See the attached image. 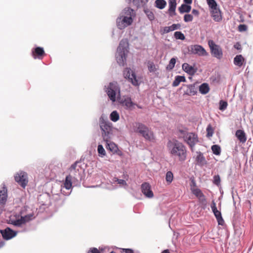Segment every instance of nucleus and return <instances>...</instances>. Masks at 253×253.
I'll use <instances>...</instances> for the list:
<instances>
[{"instance_id":"nucleus-1","label":"nucleus","mask_w":253,"mask_h":253,"mask_svg":"<svg viewBox=\"0 0 253 253\" xmlns=\"http://www.w3.org/2000/svg\"><path fill=\"white\" fill-rule=\"evenodd\" d=\"M168 150L170 155L180 162L186 160L187 150L186 147L176 139L169 140L167 144Z\"/></svg>"},{"instance_id":"nucleus-2","label":"nucleus","mask_w":253,"mask_h":253,"mask_svg":"<svg viewBox=\"0 0 253 253\" xmlns=\"http://www.w3.org/2000/svg\"><path fill=\"white\" fill-rule=\"evenodd\" d=\"M134 15V10L130 7L125 8L120 16L117 19V25L119 29H123L130 25Z\"/></svg>"},{"instance_id":"nucleus-3","label":"nucleus","mask_w":253,"mask_h":253,"mask_svg":"<svg viewBox=\"0 0 253 253\" xmlns=\"http://www.w3.org/2000/svg\"><path fill=\"white\" fill-rule=\"evenodd\" d=\"M134 132L142 136L146 140L152 141L154 139L153 131L146 126L141 123H135L133 124Z\"/></svg>"},{"instance_id":"nucleus-4","label":"nucleus","mask_w":253,"mask_h":253,"mask_svg":"<svg viewBox=\"0 0 253 253\" xmlns=\"http://www.w3.org/2000/svg\"><path fill=\"white\" fill-rule=\"evenodd\" d=\"M99 124L104 141H109L113 133L112 124L106 120L102 116L99 118Z\"/></svg>"},{"instance_id":"nucleus-5","label":"nucleus","mask_w":253,"mask_h":253,"mask_svg":"<svg viewBox=\"0 0 253 253\" xmlns=\"http://www.w3.org/2000/svg\"><path fill=\"white\" fill-rule=\"evenodd\" d=\"M69 174L74 180H78L79 178L81 179L82 175L84 172V169L82 167V163L80 162L77 161L71 165L69 169Z\"/></svg>"},{"instance_id":"nucleus-6","label":"nucleus","mask_w":253,"mask_h":253,"mask_svg":"<svg viewBox=\"0 0 253 253\" xmlns=\"http://www.w3.org/2000/svg\"><path fill=\"white\" fill-rule=\"evenodd\" d=\"M128 43L126 41H122L117 49V53L116 54V59L118 64L120 65H124V62L126 59V53L127 51L126 47Z\"/></svg>"},{"instance_id":"nucleus-7","label":"nucleus","mask_w":253,"mask_h":253,"mask_svg":"<svg viewBox=\"0 0 253 253\" xmlns=\"http://www.w3.org/2000/svg\"><path fill=\"white\" fill-rule=\"evenodd\" d=\"M106 92L110 100L113 102H115L116 99L117 93L118 92L119 95L120 93V88L117 83H110L108 86L106 88Z\"/></svg>"},{"instance_id":"nucleus-8","label":"nucleus","mask_w":253,"mask_h":253,"mask_svg":"<svg viewBox=\"0 0 253 253\" xmlns=\"http://www.w3.org/2000/svg\"><path fill=\"white\" fill-rule=\"evenodd\" d=\"M179 132L184 141L190 146L193 147L198 141L197 135L192 132H186L183 130H180Z\"/></svg>"},{"instance_id":"nucleus-9","label":"nucleus","mask_w":253,"mask_h":253,"mask_svg":"<svg viewBox=\"0 0 253 253\" xmlns=\"http://www.w3.org/2000/svg\"><path fill=\"white\" fill-rule=\"evenodd\" d=\"M208 45L212 55L217 59H220L223 57V52L221 47L214 43L213 41L209 40Z\"/></svg>"},{"instance_id":"nucleus-10","label":"nucleus","mask_w":253,"mask_h":253,"mask_svg":"<svg viewBox=\"0 0 253 253\" xmlns=\"http://www.w3.org/2000/svg\"><path fill=\"white\" fill-rule=\"evenodd\" d=\"M191 191L192 193L198 199L199 202L201 205L203 209H205L207 201L205 196L204 195L202 191L197 187H191Z\"/></svg>"},{"instance_id":"nucleus-11","label":"nucleus","mask_w":253,"mask_h":253,"mask_svg":"<svg viewBox=\"0 0 253 253\" xmlns=\"http://www.w3.org/2000/svg\"><path fill=\"white\" fill-rule=\"evenodd\" d=\"M15 181L18 183L23 188H25L28 182L27 174L24 171L17 173L15 176Z\"/></svg>"},{"instance_id":"nucleus-12","label":"nucleus","mask_w":253,"mask_h":253,"mask_svg":"<svg viewBox=\"0 0 253 253\" xmlns=\"http://www.w3.org/2000/svg\"><path fill=\"white\" fill-rule=\"evenodd\" d=\"M33 216V215L32 214H30L24 216H21L20 218L18 219H13L12 218H10V221L11 223L13 225L19 227L32 220Z\"/></svg>"},{"instance_id":"nucleus-13","label":"nucleus","mask_w":253,"mask_h":253,"mask_svg":"<svg viewBox=\"0 0 253 253\" xmlns=\"http://www.w3.org/2000/svg\"><path fill=\"white\" fill-rule=\"evenodd\" d=\"M124 76L125 78H127L133 85L135 86L138 85V82L136 79V75L130 68L125 69L124 71Z\"/></svg>"},{"instance_id":"nucleus-14","label":"nucleus","mask_w":253,"mask_h":253,"mask_svg":"<svg viewBox=\"0 0 253 253\" xmlns=\"http://www.w3.org/2000/svg\"><path fill=\"white\" fill-rule=\"evenodd\" d=\"M0 232L3 238L6 240L11 239L17 234L16 232H15L9 227H7L4 230H0Z\"/></svg>"},{"instance_id":"nucleus-15","label":"nucleus","mask_w":253,"mask_h":253,"mask_svg":"<svg viewBox=\"0 0 253 253\" xmlns=\"http://www.w3.org/2000/svg\"><path fill=\"white\" fill-rule=\"evenodd\" d=\"M191 49L194 54H198L199 56H206L208 55V53L201 45H195L192 47Z\"/></svg>"},{"instance_id":"nucleus-16","label":"nucleus","mask_w":253,"mask_h":253,"mask_svg":"<svg viewBox=\"0 0 253 253\" xmlns=\"http://www.w3.org/2000/svg\"><path fill=\"white\" fill-rule=\"evenodd\" d=\"M32 56L34 58L42 59L45 55L43 48L41 47H37L32 50Z\"/></svg>"},{"instance_id":"nucleus-17","label":"nucleus","mask_w":253,"mask_h":253,"mask_svg":"<svg viewBox=\"0 0 253 253\" xmlns=\"http://www.w3.org/2000/svg\"><path fill=\"white\" fill-rule=\"evenodd\" d=\"M141 191L143 194L148 198H152L154 196L151 190V186L148 183H144L141 185Z\"/></svg>"},{"instance_id":"nucleus-18","label":"nucleus","mask_w":253,"mask_h":253,"mask_svg":"<svg viewBox=\"0 0 253 253\" xmlns=\"http://www.w3.org/2000/svg\"><path fill=\"white\" fill-rule=\"evenodd\" d=\"M211 16L215 22H220L222 20L221 12L218 7L211 10Z\"/></svg>"},{"instance_id":"nucleus-19","label":"nucleus","mask_w":253,"mask_h":253,"mask_svg":"<svg viewBox=\"0 0 253 253\" xmlns=\"http://www.w3.org/2000/svg\"><path fill=\"white\" fill-rule=\"evenodd\" d=\"M7 198V190L5 184H3L1 189L0 190V204H4Z\"/></svg>"},{"instance_id":"nucleus-20","label":"nucleus","mask_w":253,"mask_h":253,"mask_svg":"<svg viewBox=\"0 0 253 253\" xmlns=\"http://www.w3.org/2000/svg\"><path fill=\"white\" fill-rule=\"evenodd\" d=\"M180 28V25L179 24H173L170 26L165 27L161 29L160 32L162 34H165L171 31L179 29Z\"/></svg>"},{"instance_id":"nucleus-21","label":"nucleus","mask_w":253,"mask_h":253,"mask_svg":"<svg viewBox=\"0 0 253 253\" xmlns=\"http://www.w3.org/2000/svg\"><path fill=\"white\" fill-rule=\"evenodd\" d=\"M169 8L168 10L170 16L176 15L175 9L176 7V0H169Z\"/></svg>"},{"instance_id":"nucleus-22","label":"nucleus","mask_w":253,"mask_h":253,"mask_svg":"<svg viewBox=\"0 0 253 253\" xmlns=\"http://www.w3.org/2000/svg\"><path fill=\"white\" fill-rule=\"evenodd\" d=\"M235 136L239 141L242 144L245 143L247 141V136L245 131L241 129H238L236 131Z\"/></svg>"},{"instance_id":"nucleus-23","label":"nucleus","mask_w":253,"mask_h":253,"mask_svg":"<svg viewBox=\"0 0 253 253\" xmlns=\"http://www.w3.org/2000/svg\"><path fill=\"white\" fill-rule=\"evenodd\" d=\"M120 103L123 106H125L126 109H131L135 104L131 101L130 97H126L124 99H122Z\"/></svg>"},{"instance_id":"nucleus-24","label":"nucleus","mask_w":253,"mask_h":253,"mask_svg":"<svg viewBox=\"0 0 253 253\" xmlns=\"http://www.w3.org/2000/svg\"><path fill=\"white\" fill-rule=\"evenodd\" d=\"M182 67V69L190 75H193L196 73V70L194 67L188 63H185L183 64Z\"/></svg>"},{"instance_id":"nucleus-25","label":"nucleus","mask_w":253,"mask_h":253,"mask_svg":"<svg viewBox=\"0 0 253 253\" xmlns=\"http://www.w3.org/2000/svg\"><path fill=\"white\" fill-rule=\"evenodd\" d=\"M233 62L236 66L241 67L245 62V59L242 55L239 54L234 57Z\"/></svg>"},{"instance_id":"nucleus-26","label":"nucleus","mask_w":253,"mask_h":253,"mask_svg":"<svg viewBox=\"0 0 253 253\" xmlns=\"http://www.w3.org/2000/svg\"><path fill=\"white\" fill-rule=\"evenodd\" d=\"M73 179V178L70 176L69 175H68L66 176L65 180L64 182V187L68 190L70 189L72 187V180Z\"/></svg>"},{"instance_id":"nucleus-27","label":"nucleus","mask_w":253,"mask_h":253,"mask_svg":"<svg viewBox=\"0 0 253 253\" xmlns=\"http://www.w3.org/2000/svg\"><path fill=\"white\" fill-rule=\"evenodd\" d=\"M107 143L106 148L112 152H116L118 149L117 146L113 142H111L110 140L109 141H105Z\"/></svg>"},{"instance_id":"nucleus-28","label":"nucleus","mask_w":253,"mask_h":253,"mask_svg":"<svg viewBox=\"0 0 253 253\" xmlns=\"http://www.w3.org/2000/svg\"><path fill=\"white\" fill-rule=\"evenodd\" d=\"M209 90V86L207 83H203L199 86V91L203 94L208 93Z\"/></svg>"},{"instance_id":"nucleus-29","label":"nucleus","mask_w":253,"mask_h":253,"mask_svg":"<svg viewBox=\"0 0 253 253\" xmlns=\"http://www.w3.org/2000/svg\"><path fill=\"white\" fill-rule=\"evenodd\" d=\"M191 7L190 5H187L186 4H182L179 8L178 10L180 13H183L184 12H189L190 11Z\"/></svg>"},{"instance_id":"nucleus-30","label":"nucleus","mask_w":253,"mask_h":253,"mask_svg":"<svg viewBox=\"0 0 253 253\" xmlns=\"http://www.w3.org/2000/svg\"><path fill=\"white\" fill-rule=\"evenodd\" d=\"M185 81V78L184 76H177L176 77L174 81L172 83L173 86H178L180 83L184 82Z\"/></svg>"},{"instance_id":"nucleus-31","label":"nucleus","mask_w":253,"mask_h":253,"mask_svg":"<svg viewBox=\"0 0 253 253\" xmlns=\"http://www.w3.org/2000/svg\"><path fill=\"white\" fill-rule=\"evenodd\" d=\"M155 3V6L160 9L164 8L167 5V2L165 0H156Z\"/></svg>"},{"instance_id":"nucleus-32","label":"nucleus","mask_w":253,"mask_h":253,"mask_svg":"<svg viewBox=\"0 0 253 253\" xmlns=\"http://www.w3.org/2000/svg\"><path fill=\"white\" fill-rule=\"evenodd\" d=\"M213 213L217 220L218 224L222 225L224 223V220L222 217L220 211H215V212H214Z\"/></svg>"},{"instance_id":"nucleus-33","label":"nucleus","mask_w":253,"mask_h":253,"mask_svg":"<svg viewBox=\"0 0 253 253\" xmlns=\"http://www.w3.org/2000/svg\"><path fill=\"white\" fill-rule=\"evenodd\" d=\"M196 161L199 165H203L205 161V159L203 156V155L199 152L196 158Z\"/></svg>"},{"instance_id":"nucleus-34","label":"nucleus","mask_w":253,"mask_h":253,"mask_svg":"<svg viewBox=\"0 0 253 253\" xmlns=\"http://www.w3.org/2000/svg\"><path fill=\"white\" fill-rule=\"evenodd\" d=\"M110 118L111 121L116 122L120 119L119 114L117 111H114L111 113Z\"/></svg>"},{"instance_id":"nucleus-35","label":"nucleus","mask_w":253,"mask_h":253,"mask_svg":"<svg viewBox=\"0 0 253 253\" xmlns=\"http://www.w3.org/2000/svg\"><path fill=\"white\" fill-rule=\"evenodd\" d=\"M173 179V174L171 171L167 172L166 175V180L168 184H170Z\"/></svg>"},{"instance_id":"nucleus-36","label":"nucleus","mask_w":253,"mask_h":253,"mask_svg":"<svg viewBox=\"0 0 253 253\" xmlns=\"http://www.w3.org/2000/svg\"><path fill=\"white\" fill-rule=\"evenodd\" d=\"M211 150L213 153L216 155H219L221 153V148L218 145H213L211 146Z\"/></svg>"},{"instance_id":"nucleus-37","label":"nucleus","mask_w":253,"mask_h":253,"mask_svg":"<svg viewBox=\"0 0 253 253\" xmlns=\"http://www.w3.org/2000/svg\"><path fill=\"white\" fill-rule=\"evenodd\" d=\"M207 136L208 137H211L214 133V128L211 124L208 125L207 129Z\"/></svg>"},{"instance_id":"nucleus-38","label":"nucleus","mask_w":253,"mask_h":253,"mask_svg":"<svg viewBox=\"0 0 253 253\" xmlns=\"http://www.w3.org/2000/svg\"><path fill=\"white\" fill-rule=\"evenodd\" d=\"M207 2L211 10L218 7L217 4L215 0H207Z\"/></svg>"},{"instance_id":"nucleus-39","label":"nucleus","mask_w":253,"mask_h":253,"mask_svg":"<svg viewBox=\"0 0 253 253\" xmlns=\"http://www.w3.org/2000/svg\"><path fill=\"white\" fill-rule=\"evenodd\" d=\"M145 14L147 17L150 21H152L154 19L155 16L154 13L150 10L147 9L144 10Z\"/></svg>"},{"instance_id":"nucleus-40","label":"nucleus","mask_w":253,"mask_h":253,"mask_svg":"<svg viewBox=\"0 0 253 253\" xmlns=\"http://www.w3.org/2000/svg\"><path fill=\"white\" fill-rule=\"evenodd\" d=\"M174 37L176 39L184 40L185 36L183 33L179 31H176L174 34Z\"/></svg>"},{"instance_id":"nucleus-41","label":"nucleus","mask_w":253,"mask_h":253,"mask_svg":"<svg viewBox=\"0 0 253 253\" xmlns=\"http://www.w3.org/2000/svg\"><path fill=\"white\" fill-rule=\"evenodd\" d=\"M175 63H176V59L174 58H172L170 60V61L169 62V64L168 65V66L167 67V69L168 70L172 69L175 66Z\"/></svg>"},{"instance_id":"nucleus-42","label":"nucleus","mask_w":253,"mask_h":253,"mask_svg":"<svg viewBox=\"0 0 253 253\" xmlns=\"http://www.w3.org/2000/svg\"><path fill=\"white\" fill-rule=\"evenodd\" d=\"M147 66L150 72H154L157 70L155 64L152 62L149 61Z\"/></svg>"},{"instance_id":"nucleus-43","label":"nucleus","mask_w":253,"mask_h":253,"mask_svg":"<svg viewBox=\"0 0 253 253\" xmlns=\"http://www.w3.org/2000/svg\"><path fill=\"white\" fill-rule=\"evenodd\" d=\"M227 105L228 103L226 101L220 100L219 102V109L221 111H224L227 108Z\"/></svg>"},{"instance_id":"nucleus-44","label":"nucleus","mask_w":253,"mask_h":253,"mask_svg":"<svg viewBox=\"0 0 253 253\" xmlns=\"http://www.w3.org/2000/svg\"><path fill=\"white\" fill-rule=\"evenodd\" d=\"M99 154L101 156L103 157L106 155V152L102 145H99L97 149Z\"/></svg>"},{"instance_id":"nucleus-45","label":"nucleus","mask_w":253,"mask_h":253,"mask_svg":"<svg viewBox=\"0 0 253 253\" xmlns=\"http://www.w3.org/2000/svg\"><path fill=\"white\" fill-rule=\"evenodd\" d=\"M193 17L191 14H185L184 16V21L185 22H191L193 20Z\"/></svg>"},{"instance_id":"nucleus-46","label":"nucleus","mask_w":253,"mask_h":253,"mask_svg":"<svg viewBox=\"0 0 253 253\" xmlns=\"http://www.w3.org/2000/svg\"><path fill=\"white\" fill-rule=\"evenodd\" d=\"M213 183L217 186L220 184V178L218 175H214L213 177Z\"/></svg>"},{"instance_id":"nucleus-47","label":"nucleus","mask_w":253,"mask_h":253,"mask_svg":"<svg viewBox=\"0 0 253 253\" xmlns=\"http://www.w3.org/2000/svg\"><path fill=\"white\" fill-rule=\"evenodd\" d=\"M247 30V26L245 24H240L238 26V31L240 32H245Z\"/></svg>"},{"instance_id":"nucleus-48","label":"nucleus","mask_w":253,"mask_h":253,"mask_svg":"<svg viewBox=\"0 0 253 253\" xmlns=\"http://www.w3.org/2000/svg\"><path fill=\"white\" fill-rule=\"evenodd\" d=\"M87 253H101L97 248H91L88 251Z\"/></svg>"},{"instance_id":"nucleus-49","label":"nucleus","mask_w":253,"mask_h":253,"mask_svg":"<svg viewBox=\"0 0 253 253\" xmlns=\"http://www.w3.org/2000/svg\"><path fill=\"white\" fill-rule=\"evenodd\" d=\"M123 251L125 253H134L133 251L130 249H123Z\"/></svg>"},{"instance_id":"nucleus-50","label":"nucleus","mask_w":253,"mask_h":253,"mask_svg":"<svg viewBox=\"0 0 253 253\" xmlns=\"http://www.w3.org/2000/svg\"><path fill=\"white\" fill-rule=\"evenodd\" d=\"M117 181L119 184H122V185H126V182L125 180L123 179H117Z\"/></svg>"},{"instance_id":"nucleus-51","label":"nucleus","mask_w":253,"mask_h":253,"mask_svg":"<svg viewBox=\"0 0 253 253\" xmlns=\"http://www.w3.org/2000/svg\"><path fill=\"white\" fill-rule=\"evenodd\" d=\"M192 13L197 16H198L199 15V11L198 10L195 9L192 10Z\"/></svg>"},{"instance_id":"nucleus-52","label":"nucleus","mask_w":253,"mask_h":253,"mask_svg":"<svg viewBox=\"0 0 253 253\" xmlns=\"http://www.w3.org/2000/svg\"><path fill=\"white\" fill-rule=\"evenodd\" d=\"M191 187H197L196 183L194 179L191 180V183L190 184V189L191 188Z\"/></svg>"},{"instance_id":"nucleus-53","label":"nucleus","mask_w":253,"mask_h":253,"mask_svg":"<svg viewBox=\"0 0 253 253\" xmlns=\"http://www.w3.org/2000/svg\"><path fill=\"white\" fill-rule=\"evenodd\" d=\"M192 89H194V88H193V86H191V88H190V92H189V93H190V94H192V95H195L196 94V92L195 90H192Z\"/></svg>"},{"instance_id":"nucleus-54","label":"nucleus","mask_w":253,"mask_h":253,"mask_svg":"<svg viewBox=\"0 0 253 253\" xmlns=\"http://www.w3.org/2000/svg\"><path fill=\"white\" fill-rule=\"evenodd\" d=\"M184 2L186 3V4H191L192 2V0H184Z\"/></svg>"},{"instance_id":"nucleus-55","label":"nucleus","mask_w":253,"mask_h":253,"mask_svg":"<svg viewBox=\"0 0 253 253\" xmlns=\"http://www.w3.org/2000/svg\"><path fill=\"white\" fill-rule=\"evenodd\" d=\"M216 206L215 203L214 202V201H212L211 204V208H216Z\"/></svg>"},{"instance_id":"nucleus-56","label":"nucleus","mask_w":253,"mask_h":253,"mask_svg":"<svg viewBox=\"0 0 253 253\" xmlns=\"http://www.w3.org/2000/svg\"><path fill=\"white\" fill-rule=\"evenodd\" d=\"M161 253H170L169 250H165L163 251Z\"/></svg>"},{"instance_id":"nucleus-57","label":"nucleus","mask_w":253,"mask_h":253,"mask_svg":"<svg viewBox=\"0 0 253 253\" xmlns=\"http://www.w3.org/2000/svg\"><path fill=\"white\" fill-rule=\"evenodd\" d=\"M211 210L212 211V212L214 213V212H215V211H218L217 209V208H211Z\"/></svg>"},{"instance_id":"nucleus-58","label":"nucleus","mask_w":253,"mask_h":253,"mask_svg":"<svg viewBox=\"0 0 253 253\" xmlns=\"http://www.w3.org/2000/svg\"><path fill=\"white\" fill-rule=\"evenodd\" d=\"M4 245V243L3 242H0V248L2 247Z\"/></svg>"},{"instance_id":"nucleus-59","label":"nucleus","mask_w":253,"mask_h":253,"mask_svg":"<svg viewBox=\"0 0 253 253\" xmlns=\"http://www.w3.org/2000/svg\"><path fill=\"white\" fill-rule=\"evenodd\" d=\"M135 105H136L138 108H141V107H140V106L136 105V104H135Z\"/></svg>"},{"instance_id":"nucleus-60","label":"nucleus","mask_w":253,"mask_h":253,"mask_svg":"<svg viewBox=\"0 0 253 253\" xmlns=\"http://www.w3.org/2000/svg\"><path fill=\"white\" fill-rule=\"evenodd\" d=\"M110 253H116L115 252H114V251H112V252H110Z\"/></svg>"},{"instance_id":"nucleus-61","label":"nucleus","mask_w":253,"mask_h":253,"mask_svg":"<svg viewBox=\"0 0 253 253\" xmlns=\"http://www.w3.org/2000/svg\"><path fill=\"white\" fill-rule=\"evenodd\" d=\"M236 48H237V49H239V48L238 47V46H237V47H235Z\"/></svg>"},{"instance_id":"nucleus-62","label":"nucleus","mask_w":253,"mask_h":253,"mask_svg":"<svg viewBox=\"0 0 253 253\" xmlns=\"http://www.w3.org/2000/svg\"><path fill=\"white\" fill-rule=\"evenodd\" d=\"M136 1V0H133V1H134H134Z\"/></svg>"}]
</instances>
